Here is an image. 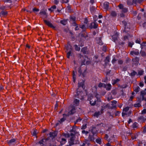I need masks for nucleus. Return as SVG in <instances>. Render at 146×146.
I'll return each mask as SVG.
<instances>
[{
  "label": "nucleus",
  "instance_id": "obj_1",
  "mask_svg": "<svg viewBox=\"0 0 146 146\" xmlns=\"http://www.w3.org/2000/svg\"><path fill=\"white\" fill-rule=\"evenodd\" d=\"M76 135L73 133L70 134V137L68 141V145L66 146H72L73 145L79 143V141L78 138H76Z\"/></svg>",
  "mask_w": 146,
  "mask_h": 146
},
{
  "label": "nucleus",
  "instance_id": "obj_2",
  "mask_svg": "<svg viewBox=\"0 0 146 146\" xmlns=\"http://www.w3.org/2000/svg\"><path fill=\"white\" fill-rule=\"evenodd\" d=\"M83 92L82 91H78V89L77 90L76 94L75 95V100H82L83 99Z\"/></svg>",
  "mask_w": 146,
  "mask_h": 146
},
{
  "label": "nucleus",
  "instance_id": "obj_3",
  "mask_svg": "<svg viewBox=\"0 0 146 146\" xmlns=\"http://www.w3.org/2000/svg\"><path fill=\"white\" fill-rule=\"evenodd\" d=\"M76 108L75 106L73 105H70L69 107V111L68 113V115H72L75 113Z\"/></svg>",
  "mask_w": 146,
  "mask_h": 146
},
{
  "label": "nucleus",
  "instance_id": "obj_4",
  "mask_svg": "<svg viewBox=\"0 0 146 146\" xmlns=\"http://www.w3.org/2000/svg\"><path fill=\"white\" fill-rule=\"evenodd\" d=\"M44 21L46 25H47L48 27L52 28L54 29H55L56 27L53 25L49 22V21L46 20H44Z\"/></svg>",
  "mask_w": 146,
  "mask_h": 146
},
{
  "label": "nucleus",
  "instance_id": "obj_5",
  "mask_svg": "<svg viewBox=\"0 0 146 146\" xmlns=\"http://www.w3.org/2000/svg\"><path fill=\"white\" fill-rule=\"evenodd\" d=\"M90 131L92 133V134L94 136H96L97 133V131L95 127H90Z\"/></svg>",
  "mask_w": 146,
  "mask_h": 146
},
{
  "label": "nucleus",
  "instance_id": "obj_6",
  "mask_svg": "<svg viewBox=\"0 0 146 146\" xmlns=\"http://www.w3.org/2000/svg\"><path fill=\"white\" fill-rule=\"evenodd\" d=\"M145 91H146V89H145V90H142L141 92L140 97L142 100H146V98L144 97V96L146 95Z\"/></svg>",
  "mask_w": 146,
  "mask_h": 146
},
{
  "label": "nucleus",
  "instance_id": "obj_7",
  "mask_svg": "<svg viewBox=\"0 0 146 146\" xmlns=\"http://www.w3.org/2000/svg\"><path fill=\"white\" fill-rule=\"evenodd\" d=\"M70 132L73 133L75 135H79L78 132L76 130V126H73L72 127V129L70 130Z\"/></svg>",
  "mask_w": 146,
  "mask_h": 146
},
{
  "label": "nucleus",
  "instance_id": "obj_8",
  "mask_svg": "<svg viewBox=\"0 0 146 146\" xmlns=\"http://www.w3.org/2000/svg\"><path fill=\"white\" fill-rule=\"evenodd\" d=\"M98 27V24L96 22V21L94 22H92L90 24L89 27L90 29H96Z\"/></svg>",
  "mask_w": 146,
  "mask_h": 146
},
{
  "label": "nucleus",
  "instance_id": "obj_9",
  "mask_svg": "<svg viewBox=\"0 0 146 146\" xmlns=\"http://www.w3.org/2000/svg\"><path fill=\"white\" fill-rule=\"evenodd\" d=\"M118 38V34L117 32H115V34L112 36V38L115 42L117 40Z\"/></svg>",
  "mask_w": 146,
  "mask_h": 146
},
{
  "label": "nucleus",
  "instance_id": "obj_10",
  "mask_svg": "<svg viewBox=\"0 0 146 146\" xmlns=\"http://www.w3.org/2000/svg\"><path fill=\"white\" fill-rule=\"evenodd\" d=\"M16 139H12L7 141V143L9 145L12 146L15 144Z\"/></svg>",
  "mask_w": 146,
  "mask_h": 146
},
{
  "label": "nucleus",
  "instance_id": "obj_11",
  "mask_svg": "<svg viewBox=\"0 0 146 146\" xmlns=\"http://www.w3.org/2000/svg\"><path fill=\"white\" fill-rule=\"evenodd\" d=\"M139 61V58L137 57H135L134 58H133L132 61L135 64H138Z\"/></svg>",
  "mask_w": 146,
  "mask_h": 146
},
{
  "label": "nucleus",
  "instance_id": "obj_12",
  "mask_svg": "<svg viewBox=\"0 0 146 146\" xmlns=\"http://www.w3.org/2000/svg\"><path fill=\"white\" fill-rule=\"evenodd\" d=\"M139 53V51L137 50H133L131 51L130 54L133 55H138Z\"/></svg>",
  "mask_w": 146,
  "mask_h": 146
},
{
  "label": "nucleus",
  "instance_id": "obj_13",
  "mask_svg": "<svg viewBox=\"0 0 146 146\" xmlns=\"http://www.w3.org/2000/svg\"><path fill=\"white\" fill-rule=\"evenodd\" d=\"M81 52H82L83 54H87L88 53V48L87 47H86L82 48L81 50Z\"/></svg>",
  "mask_w": 146,
  "mask_h": 146
},
{
  "label": "nucleus",
  "instance_id": "obj_14",
  "mask_svg": "<svg viewBox=\"0 0 146 146\" xmlns=\"http://www.w3.org/2000/svg\"><path fill=\"white\" fill-rule=\"evenodd\" d=\"M57 131H54L53 132H50L49 135H50V137H51L52 139L54 138L55 137H56L57 135Z\"/></svg>",
  "mask_w": 146,
  "mask_h": 146
},
{
  "label": "nucleus",
  "instance_id": "obj_15",
  "mask_svg": "<svg viewBox=\"0 0 146 146\" xmlns=\"http://www.w3.org/2000/svg\"><path fill=\"white\" fill-rule=\"evenodd\" d=\"M66 48L67 51H69L70 50L72 51V46L69 42H68L67 43Z\"/></svg>",
  "mask_w": 146,
  "mask_h": 146
},
{
  "label": "nucleus",
  "instance_id": "obj_16",
  "mask_svg": "<svg viewBox=\"0 0 146 146\" xmlns=\"http://www.w3.org/2000/svg\"><path fill=\"white\" fill-rule=\"evenodd\" d=\"M59 141L61 145H64L67 141L66 139L63 138L59 139Z\"/></svg>",
  "mask_w": 146,
  "mask_h": 146
},
{
  "label": "nucleus",
  "instance_id": "obj_17",
  "mask_svg": "<svg viewBox=\"0 0 146 146\" xmlns=\"http://www.w3.org/2000/svg\"><path fill=\"white\" fill-rule=\"evenodd\" d=\"M78 88L82 87L83 89H84L85 87L84 86V82L83 80L82 82H79L78 84Z\"/></svg>",
  "mask_w": 146,
  "mask_h": 146
},
{
  "label": "nucleus",
  "instance_id": "obj_18",
  "mask_svg": "<svg viewBox=\"0 0 146 146\" xmlns=\"http://www.w3.org/2000/svg\"><path fill=\"white\" fill-rule=\"evenodd\" d=\"M122 23L124 26V28L125 29L126 28L130 29V27L129 23H127L126 22L124 21H122Z\"/></svg>",
  "mask_w": 146,
  "mask_h": 146
},
{
  "label": "nucleus",
  "instance_id": "obj_19",
  "mask_svg": "<svg viewBox=\"0 0 146 146\" xmlns=\"http://www.w3.org/2000/svg\"><path fill=\"white\" fill-rule=\"evenodd\" d=\"M111 85L110 84H105V86H104V88H106V90L107 91L110 90L111 89Z\"/></svg>",
  "mask_w": 146,
  "mask_h": 146
},
{
  "label": "nucleus",
  "instance_id": "obj_20",
  "mask_svg": "<svg viewBox=\"0 0 146 146\" xmlns=\"http://www.w3.org/2000/svg\"><path fill=\"white\" fill-rule=\"evenodd\" d=\"M111 103L112 104L111 105H112V106H110V109H113L116 108V104L117 103V101H112Z\"/></svg>",
  "mask_w": 146,
  "mask_h": 146
},
{
  "label": "nucleus",
  "instance_id": "obj_21",
  "mask_svg": "<svg viewBox=\"0 0 146 146\" xmlns=\"http://www.w3.org/2000/svg\"><path fill=\"white\" fill-rule=\"evenodd\" d=\"M109 4V2H105L103 4L104 9L106 10H107L108 8Z\"/></svg>",
  "mask_w": 146,
  "mask_h": 146
},
{
  "label": "nucleus",
  "instance_id": "obj_22",
  "mask_svg": "<svg viewBox=\"0 0 146 146\" xmlns=\"http://www.w3.org/2000/svg\"><path fill=\"white\" fill-rule=\"evenodd\" d=\"M110 57L109 56H107L106 57V59L104 60L105 64L107 65L110 61Z\"/></svg>",
  "mask_w": 146,
  "mask_h": 146
},
{
  "label": "nucleus",
  "instance_id": "obj_23",
  "mask_svg": "<svg viewBox=\"0 0 146 146\" xmlns=\"http://www.w3.org/2000/svg\"><path fill=\"white\" fill-rule=\"evenodd\" d=\"M94 135H90L88 137V139L90 141H93L94 139Z\"/></svg>",
  "mask_w": 146,
  "mask_h": 146
},
{
  "label": "nucleus",
  "instance_id": "obj_24",
  "mask_svg": "<svg viewBox=\"0 0 146 146\" xmlns=\"http://www.w3.org/2000/svg\"><path fill=\"white\" fill-rule=\"evenodd\" d=\"M138 135L137 133H133L131 138L133 140L136 139L138 137Z\"/></svg>",
  "mask_w": 146,
  "mask_h": 146
},
{
  "label": "nucleus",
  "instance_id": "obj_25",
  "mask_svg": "<svg viewBox=\"0 0 146 146\" xmlns=\"http://www.w3.org/2000/svg\"><path fill=\"white\" fill-rule=\"evenodd\" d=\"M137 74V73L134 70H132V72L129 75L131 77L133 78Z\"/></svg>",
  "mask_w": 146,
  "mask_h": 146
},
{
  "label": "nucleus",
  "instance_id": "obj_26",
  "mask_svg": "<svg viewBox=\"0 0 146 146\" xmlns=\"http://www.w3.org/2000/svg\"><path fill=\"white\" fill-rule=\"evenodd\" d=\"M45 141V139H42L40 140L38 142V143L40 144L42 146L44 145V143Z\"/></svg>",
  "mask_w": 146,
  "mask_h": 146
},
{
  "label": "nucleus",
  "instance_id": "obj_27",
  "mask_svg": "<svg viewBox=\"0 0 146 146\" xmlns=\"http://www.w3.org/2000/svg\"><path fill=\"white\" fill-rule=\"evenodd\" d=\"M102 107L104 109L106 108L111 109L110 106L109 104H106L105 105H104L103 106H102Z\"/></svg>",
  "mask_w": 146,
  "mask_h": 146
},
{
  "label": "nucleus",
  "instance_id": "obj_28",
  "mask_svg": "<svg viewBox=\"0 0 146 146\" xmlns=\"http://www.w3.org/2000/svg\"><path fill=\"white\" fill-rule=\"evenodd\" d=\"M138 119L141 120V121H144L146 120V117H143V116H141L138 117Z\"/></svg>",
  "mask_w": 146,
  "mask_h": 146
},
{
  "label": "nucleus",
  "instance_id": "obj_29",
  "mask_svg": "<svg viewBox=\"0 0 146 146\" xmlns=\"http://www.w3.org/2000/svg\"><path fill=\"white\" fill-rule=\"evenodd\" d=\"M7 12L5 11H2L0 13V16H5L7 15Z\"/></svg>",
  "mask_w": 146,
  "mask_h": 146
},
{
  "label": "nucleus",
  "instance_id": "obj_30",
  "mask_svg": "<svg viewBox=\"0 0 146 146\" xmlns=\"http://www.w3.org/2000/svg\"><path fill=\"white\" fill-rule=\"evenodd\" d=\"M62 135L64 136L65 138H68L70 137V134L68 133H63Z\"/></svg>",
  "mask_w": 146,
  "mask_h": 146
},
{
  "label": "nucleus",
  "instance_id": "obj_31",
  "mask_svg": "<svg viewBox=\"0 0 146 146\" xmlns=\"http://www.w3.org/2000/svg\"><path fill=\"white\" fill-rule=\"evenodd\" d=\"M74 49L76 51H79L80 50V48L78 47L77 44L74 45Z\"/></svg>",
  "mask_w": 146,
  "mask_h": 146
},
{
  "label": "nucleus",
  "instance_id": "obj_32",
  "mask_svg": "<svg viewBox=\"0 0 146 146\" xmlns=\"http://www.w3.org/2000/svg\"><path fill=\"white\" fill-rule=\"evenodd\" d=\"M111 15L113 17H115L117 16V14L115 11H112L111 13Z\"/></svg>",
  "mask_w": 146,
  "mask_h": 146
},
{
  "label": "nucleus",
  "instance_id": "obj_33",
  "mask_svg": "<svg viewBox=\"0 0 146 146\" xmlns=\"http://www.w3.org/2000/svg\"><path fill=\"white\" fill-rule=\"evenodd\" d=\"M56 6L55 5H54L52 6L50 8H49L48 10L51 12H53V9H56Z\"/></svg>",
  "mask_w": 146,
  "mask_h": 146
},
{
  "label": "nucleus",
  "instance_id": "obj_34",
  "mask_svg": "<svg viewBox=\"0 0 146 146\" xmlns=\"http://www.w3.org/2000/svg\"><path fill=\"white\" fill-rule=\"evenodd\" d=\"M46 10H40V13L46 15Z\"/></svg>",
  "mask_w": 146,
  "mask_h": 146
},
{
  "label": "nucleus",
  "instance_id": "obj_35",
  "mask_svg": "<svg viewBox=\"0 0 146 146\" xmlns=\"http://www.w3.org/2000/svg\"><path fill=\"white\" fill-rule=\"evenodd\" d=\"M67 21L65 20H63L62 21H60V23H61L62 24L64 25H66L67 23Z\"/></svg>",
  "mask_w": 146,
  "mask_h": 146
},
{
  "label": "nucleus",
  "instance_id": "obj_36",
  "mask_svg": "<svg viewBox=\"0 0 146 146\" xmlns=\"http://www.w3.org/2000/svg\"><path fill=\"white\" fill-rule=\"evenodd\" d=\"M100 114H101L100 113V112L99 111H96L95 112V113H94V116L96 117H98V116Z\"/></svg>",
  "mask_w": 146,
  "mask_h": 146
},
{
  "label": "nucleus",
  "instance_id": "obj_37",
  "mask_svg": "<svg viewBox=\"0 0 146 146\" xmlns=\"http://www.w3.org/2000/svg\"><path fill=\"white\" fill-rule=\"evenodd\" d=\"M134 106L135 107H139L141 106V102L134 104Z\"/></svg>",
  "mask_w": 146,
  "mask_h": 146
},
{
  "label": "nucleus",
  "instance_id": "obj_38",
  "mask_svg": "<svg viewBox=\"0 0 146 146\" xmlns=\"http://www.w3.org/2000/svg\"><path fill=\"white\" fill-rule=\"evenodd\" d=\"M96 141L98 143L101 144L102 143V140L101 139L98 138L96 139Z\"/></svg>",
  "mask_w": 146,
  "mask_h": 146
},
{
  "label": "nucleus",
  "instance_id": "obj_39",
  "mask_svg": "<svg viewBox=\"0 0 146 146\" xmlns=\"http://www.w3.org/2000/svg\"><path fill=\"white\" fill-rule=\"evenodd\" d=\"M120 81V79L117 78L116 80H114L113 81V83L112 84L113 85H114L116 84L117 82Z\"/></svg>",
  "mask_w": 146,
  "mask_h": 146
},
{
  "label": "nucleus",
  "instance_id": "obj_40",
  "mask_svg": "<svg viewBox=\"0 0 146 146\" xmlns=\"http://www.w3.org/2000/svg\"><path fill=\"white\" fill-rule=\"evenodd\" d=\"M140 90V88L138 86L134 90V91L135 92L137 93Z\"/></svg>",
  "mask_w": 146,
  "mask_h": 146
},
{
  "label": "nucleus",
  "instance_id": "obj_41",
  "mask_svg": "<svg viewBox=\"0 0 146 146\" xmlns=\"http://www.w3.org/2000/svg\"><path fill=\"white\" fill-rule=\"evenodd\" d=\"M105 86V84L104 83H102L100 82L99 83L98 85V87L99 88H101L102 87H104V86Z\"/></svg>",
  "mask_w": 146,
  "mask_h": 146
},
{
  "label": "nucleus",
  "instance_id": "obj_42",
  "mask_svg": "<svg viewBox=\"0 0 146 146\" xmlns=\"http://www.w3.org/2000/svg\"><path fill=\"white\" fill-rule=\"evenodd\" d=\"M93 96L92 94H90L88 96V99L87 100H90L93 98Z\"/></svg>",
  "mask_w": 146,
  "mask_h": 146
},
{
  "label": "nucleus",
  "instance_id": "obj_43",
  "mask_svg": "<svg viewBox=\"0 0 146 146\" xmlns=\"http://www.w3.org/2000/svg\"><path fill=\"white\" fill-rule=\"evenodd\" d=\"M71 51L70 50L68 51L67 53V57L68 58H70V56L71 55Z\"/></svg>",
  "mask_w": 146,
  "mask_h": 146
},
{
  "label": "nucleus",
  "instance_id": "obj_44",
  "mask_svg": "<svg viewBox=\"0 0 146 146\" xmlns=\"http://www.w3.org/2000/svg\"><path fill=\"white\" fill-rule=\"evenodd\" d=\"M129 107H126L123 109V111L126 112L129 110Z\"/></svg>",
  "mask_w": 146,
  "mask_h": 146
},
{
  "label": "nucleus",
  "instance_id": "obj_45",
  "mask_svg": "<svg viewBox=\"0 0 146 146\" xmlns=\"http://www.w3.org/2000/svg\"><path fill=\"white\" fill-rule=\"evenodd\" d=\"M95 97L96 98L97 100H100L101 96L99 94H97L95 96Z\"/></svg>",
  "mask_w": 146,
  "mask_h": 146
},
{
  "label": "nucleus",
  "instance_id": "obj_46",
  "mask_svg": "<svg viewBox=\"0 0 146 146\" xmlns=\"http://www.w3.org/2000/svg\"><path fill=\"white\" fill-rule=\"evenodd\" d=\"M138 123L136 122H134L132 125V127L133 128H136L137 127Z\"/></svg>",
  "mask_w": 146,
  "mask_h": 146
},
{
  "label": "nucleus",
  "instance_id": "obj_47",
  "mask_svg": "<svg viewBox=\"0 0 146 146\" xmlns=\"http://www.w3.org/2000/svg\"><path fill=\"white\" fill-rule=\"evenodd\" d=\"M98 41L99 42L98 43L100 45H103V43L102 42V41L101 40V37H100L99 38Z\"/></svg>",
  "mask_w": 146,
  "mask_h": 146
},
{
  "label": "nucleus",
  "instance_id": "obj_48",
  "mask_svg": "<svg viewBox=\"0 0 146 146\" xmlns=\"http://www.w3.org/2000/svg\"><path fill=\"white\" fill-rule=\"evenodd\" d=\"M143 73L144 71L143 70H141L138 71V75H139L140 76L142 75L143 74Z\"/></svg>",
  "mask_w": 146,
  "mask_h": 146
},
{
  "label": "nucleus",
  "instance_id": "obj_49",
  "mask_svg": "<svg viewBox=\"0 0 146 146\" xmlns=\"http://www.w3.org/2000/svg\"><path fill=\"white\" fill-rule=\"evenodd\" d=\"M140 53L142 56H145L146 55L145 52L144 51L141 50Z\"/></svg>",
  "mask_w": 146,
  "mask_h": 146
},
{
  "label": "nucleus",
  "instance_id": "obj_50",
  "mask_svg": "<svg viewBox=\"0 0 146 146\" xmlns=\"http://www.w3.org/2000/svg\"><path fill=\"white\" fill-rule=\"evenodd\" d=\"M79 101H74V105L75 106H78L79 102Z\"/></svg>",
  "mask_w": 146,
  "mask_h": 146
},
{
  "label": "nucleus",
  "instance_id": "obj_51",
  "mask_svg": "<svg viewBox=\"0 0 146 146\" xmlns=\"http://www.w3.org/2000/svg\"><path fill=\"white\" fill-rule=\"evenodd\" d=\"M128 9L127 8H124L122 9V12L124 13H126L127 12Z\"/></svg>",
  "mask_w": 146,
  "mask_h": 146
},
{
  "label": "nucleus",
  "instance_id": "obj_52",
  "mask_svg": "<svg viewBox=\"0 0 146 146\" xmlns=\"http://www.w3.org/2000/svg\"><path fill=\"white\" fill-rule=\"evenodd\" d=\"M66 120V118L64 117H63L60 119L59 121V122L61 123L63 122H64Z\"/></svg>",
  "mask_w": 146,
  "mask_h": 146
},
{
  "label": "nucleus",
  "instance_id": "obj_53",
  "mask_svg": "<svg viewBox=\"0 0 146 146\" xmlns=\"http://www.w3.org/2000/svg\"><path fill=\"white\" fill-rule=\"evenodd\" d=\"M36 129L34 130L32 132V134L33 135H36Z\"/></svg>",
  "mask_w": 146,
  "mask_h": 146
},
{
  "label": "nucleus",
  "instance_id": "obj_54",
  "mask_svg": "<svg viewBox=\"0 0 146 146\" xmlns=\"http://www.w3.org/2000/svg\"><path fill=\"white\" fill-rule=\"evenodd\" d=\"M146 43V42H143L141 44V49L143 48L144 46H145L146 45L144 44Z\"/></svg>",
  "mask_w": 146,
  "mask_h": 146
},
{
  "label": "nucleus",
  "instance_id": "obj_55",
  "mask_svg": "<svg viewBox=\"0 0 146 146\" xmlns=\"http://www.w3.org/2000/svg\"><path fill=\"white\" fill-rule=\"evenodd\" d=\"M96 101H90V104L92 106H94L96 104Z\"/></svg>",
  "mask_w": 146,
  "mask_h": 146
},
{
  "label": "nucleus",
  "instance_id": "obj_56",
  "mask_svg": "<svg viewBox=\"0 0 146 146\" xmlns=\"http://www.w3.org/2000/svg\"><path fill=\"white\" fill-rule=\"evenodd\" d=\"M134 43L133 42H129L128 43V46L131 48H132L133 45L134 44Z\"/></svg>",
  "mask_w": 146,
  "mask_h": 146
},
{
  "label": "nucleus",
  "instance_id": "obj_57",
  "mask_svg": "<svg viewBox=\"0 0 146 146\" xmlns=\"http://www.w3.org/2000/svg\"><path fill=\"white\" fill-rule=\"evenodd\" d=\"M143 0H136V1H134V0H133V2H134L136 3V2L140 3H141Z\"/></svg>",
  "mask_w": 146,
  "mask_h": 146
},
{
  "label": "nucleus",
  "instance_id": "obj_58",
  "mask_svg": "<svg viewBox=\"0 0 146 146\" xmlns=\"http://www.w3.org/2000/svg\"><path fill=\"white\" fill-rule=\"evenodd\" d=\"M82 119L80 117H79L76 120V122H75V124H76L77 123L81 121Z\"/></svg>",
  "mask_w": 146,
  "mask_h": 146
},
{
  "label": "nucleus",
  "instance_id": "obj_59",
  "mask_svg": "<svg viewBox=\"0 0 146 146\" xmlns=\"http://www.w3.org/2000/svg\"><path fill=\"white\" fill-rule=\"evenodd\" d=\"M123 63V61L121 60H119L118 61V63L119 64H122Z\"/></svg>",
  "mask_w": 146,
  "mask_h": 146
},
{
  "label": "nucleus",
  "instance_id": "obj_60",
  "mask_svg": "<svg viewBox=\"0 0 146 146\" xmlns=\"http://www.w3.org/2000/svg\"><path fill=\"white\" fill-rule=\"evenodd\" d=\"M82 133L83 134H85L87 135L89 133V132L88 131H86L85 130H83L82 131Z\"/></svg>",
  "mask_w": 146,
  "mask_h": 146
},
{
  "label": "nucleus",
  "instance_id": "obj_61",
  "mask_svg": "<svg viewBox=\"0 0 146 146\" xmlns=\"http://www.w3.org/2000/svg\"><path fill=\"white\" fill-rule=\"evenodd\" d=\"M76 17L74 16H71L70 17L71 20H72L74 21H75L76 20Z\"/></svg>",
  "mask_w": 146,
  "mask_h": 146
},
{
  "label": "nucleus",
  "instance_id": "obj_62",
  "mask_svg": "<svg viewBox=\"0 0 146 146\" xmlns=\"http://www.w3.org/2000/svg\"><path fill=\"white\" fill-rule=\"evenodd\" d=\"M78 72L80 74L79 76H80L82 73V71L81 70V68L80 67H79L78 68Z\"/></svg>",
  "mask_w": 146,
  "mask_h": 146
},
{
  "label": "nucleus",
  "instance_id": "obj_63",
  "mask_svg": "<svg viewBox=\"0 0 146 146\" xmlns=\"http://www.w3.org/2000/svg\"><path fill=\"white\" fill-rule=\"evenodd\" d=\"M131 61V59L128 58H127L125 60V63H128L130 62Z\"/></svg>",
  "mask_w": 146,
  "mask_h": 146
},
{
  "label": "nucleus",
  "instance_id": "obj_64",
  "mask_svg": "<svg viewBox=\"0 0 146 146\" xmlns=\"http://www.w3.org/2000/svg\"><path fill=\"white\" fill-rule=\"evenodd\" d=\"M116 61L117 60L114 57L112 60L111 62L113 64L116 62Z\"/></svg>",
  "mask_w": 146,
  "mask_h": 146
}]
</instances>
